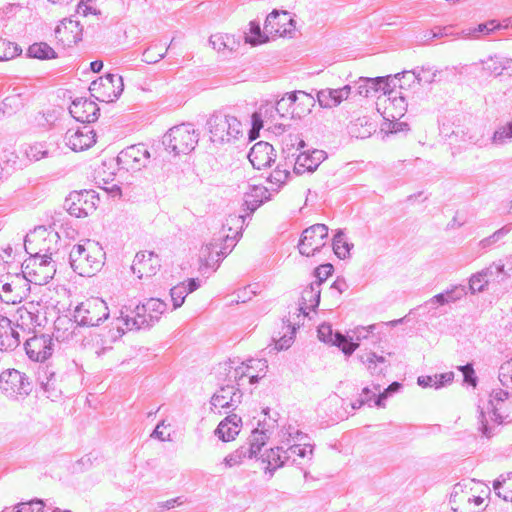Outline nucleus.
Instances as JSON below:
<instances>
[{"label": "nucleus", "mask_w": 512, "mask_h": 512, "mask_svg": "<svg viewBox=\"0 0 512 512\" xmlns=\"http://www.w3.org/2000/svg\"><path fill=\"white\" fill-rule=\"evenodd\" d=\"M98 108L96 104L87 99L79 98L72 102L70 106V114L79 122L89 123L96 119Z\"/></svg>", "instance_id": "24"}, {"label": "nucleus", "mask_w": 512, "mask_h": 512, "mask_svg": "<svg viewBox=\"0 0 512 512\" xmlns=\"http://www.w3.org/2000/svg\"><path fill=\"white\" fill-rule=\"evenodd\" d=\"M242 430V420L236 414L228 415L222 420L216 430L218 437L224 442L235 440Z\"/></svg>", "instance_id": "28"}, {"label": "nucleus", "mask_w": 512, "mask_h": 512, "mask_svg": "<svg viewBox=\"0 0 512 512\" xmlns=\"http://www.w3.org/2000/svg\"><path fill=\"white\" fill-rule=\"evenodd\" d=\"M49 153L50 151L46 145L37 143L29 148L27 156L33 163H43L48 160Z\"/></svg>", "instance_id": "50"}, {"label": "nucleus", "mask_w": 512, "mask_h": 512, "mask_svg": "<svg viewBox=\"0 0 512 512\" xmlns=\"http://www.w3.org/2000/svg\"><path fill=\"white\" fill-rule=\"evenodd\" d=\"M400 87H389L379 95H376L377 111L383 116V119H400L406 112L405 99L401 93Z\"/></svg>", "instance_id": "9"}, {"label": "nucleus", "mask_w": 512, "mask_h": 512, "mask_svg": "<svg viewBox=\"0 0 512 512\" xmlns=\"http://www.w3.org/2000/svg\"><path fill=\"white\" fill-rule=\"evenodd\" d=\"M494 490L497 495L502 497L505 501L512 502V474H508L502 481L494 484Z\"/></svg>", "instance_id": "53"}, {"label": "nucleus", "mask_w": 512, "mask_h": 512, "mask_svg": "<svg viewBox=\"0 0 512 512\" xmlns=\"http://www.w3.org/2000/svg\"><path fill=\"white\" fill-rule=\"evenodd\" d=\"M274 149L273 146L267 142H258L250 150L248 155L249 160L253 167L256 169H263L270 165L273 160Z\"/></svg>", "instance_id": "25"}, {"label": "nucleus", "mask_w": 512, "mask_h": 512, "mask_svg": "<svg viewBox=\"0 0 512 512\" xmlns=\"http://www.w3.org/2000/svg\"><path fill=\"white\" fill-rule=\"evenodd\" d=\"M89 90L100 102H113L123 91L122 77L117 74L108 73L105 76L94 80Z\"/></svg>", "instance_id": "11"}, {"label": "nucleus", "mask_w": 512, "mask_h": 512, "mask_svg": "<svg viewBox=\"0 0 512 512\" xmlns=\"http://www.w3.org/2000/svg\"><path fill=\"white\" fill-rule=\"evenodd\" d=\"M24 103L20 97H8L0 103V119L15 121L22 117Z\"/></svg>", "instance_id": "32"}, {"label": "nucleus", "mask_w": 512, "mask_h": 512, "mask_svg": "<svg viewBox=\"0 0 512 512\" xmlns=\"http://www.w3.org/2000/svg\"><path fill=\"white\" fill-rule=\"evenodd\" d=\"M76 12L84 18H96L101 15L97 0H79Z\"/></svg>", "instance_id": "44"}, {"label": "nucleus", "mask_w": 512, "mask_h": 512, "mask_svg": "<svg viewBox=\"0 0 512 512\" xmlns=\"http://www.w3.org/2000/svg\"><path fill=\"white\" fill-rule=\"evenodd\" d=\"M198 288V283L195 279L178 283L171 288L170 294L173 301L174 308L180 307L187 295Z\"/></svg>", "instance_id": "37"}, {"label": "nucleus", "mask_w": 512, "mask_h": 512, "mask_svg": "<svg viewBox=\"0 0 512 512\" xmlns=\"http://www.w3.org/2000/svg\"><path fill=\"white\" fill-rule=\"evenodd\" d=\"M319 301V284H309L302 289L298 297L299 311L307 316L310 311L314 310L318 306Z\"/></svg>", "instance_id": "29"}, {"label": "nucleus", "mask_w": 512, "mask_h": 512, "mask_svg": "<svg viewBox=\"0 0 512 512\" xmlns=\"http://www.w3.org/2000/svg\"><path fill=\"white\" fill-rule=\"evenodd\" d=\"M160 259L152 251H140L136 253L132 261V271L138 278H149L160 270Z\"/></svg>", "instance_id": "17"}, {"label": "nucleus", "mask_w": 512, "mask_h": 512, "mask_svg": "<svg viewBox=\"0 0 512 512\" xmlns=\"http://www.w3.org/2000/svg\"><path fill=\"white\" fill-rule=\"evenodd\" d=\"M241 395L233 386L222 387L212 397L215 408H228L240 403Z\"/></svg>", "instance_id": "35"}, {"label": "nucleus", "mask_w": 512, "mask_h": 512, "mask_svg": "<svg viewBox=\"0 0 512 512\" xmlns=\"http://www.w3.org/2000/svg\"><path fill=\"white\" fill-rule=\"evenodd\" d=\"M294 100L292 92L285 94L277 103L276 111L283 118H294Z\"/></svg>", "instance_id": "49"}, {"label": "nucleus", "mask_w": 512, "mask_h": 512, "mask_svg": "<svg viewBox=\"0 0 512 512\" xmlns=\"http://www.w3.org/2000/svg\"><path fill=\"white\" fill-rule=\"evenodd\" d=\"M399 387H400V384L398 382H393L383 392H380L378 395L376 393H372V396H369L370 391L368 389H364L363 392L366 395L365 400L366 401L375 400V404L377 406H381L382 401L386 397L387 393L397 391L399 389Z\"/></svg>", "instance_id": "56"}, {"label": "nucleus", "mask_w": 512, "mask_h": 512, "mask_svg": "<svg viewBox=\"0 0 512 512\" xmlns=\"http://www.w3.org/2000/svg\"><path fill=\"white\" fill-rule=\"evenodd\" d=\"M401 80L402 77L399 75L378 77L374 79L368 78L363 80L359 85V94L366 97L370 96L372 93L379 95L383 91H386L389 87H400Z\"/></svg>", "instance_id": "21"}, {"label": "nucleus", "mask_w": 512, "mask_h": 512, "mask_svg": "<svg viewBox=\"0 0 512 512\" xmlns=\"http://www.w3.org/2000/svg\"><path fill=\"white\" fill-rule=\"evenodd\" d=\"M0 386L5 391L21 392L25 389V376L16 369H6L0 374Z\"/></svg>", "instance_id": "33"}, {"label": "nucleus", "mask_w": 512, "mask_h": 512, "mask_svg": "<svg viewBox=\"0 0 512 512\" xmlns=\"http://www.w3.org/2000/svg\"><path fill=\"white\" fill-rule=\"evenodd\" d=\"M56 272L54 261L47 255H32L23 263V273L30 283L46 284Z\"/></svg>", "instance_id": "8"}, {"label": "nucleus", "mask_w": 512, "mask_h": 512, "mask_svg": "<svg viewBox=\"0 0 512 512\" xmlns=\"http://www.w3.org/2000/svg\"><path fill=\"white\" fill-rule=\"evenodd\" d=\"M267 199L268 190L264 186H252L244 194L243 205L247 211L253 212Z\"/></svg>", "instance_id": "36"}, {"label": "nucleus", "mask_w": 512, "mask_h": 512, "mask_svg": "<svg viewBox=\"0 0 512 512\" xmlns=\"http://www.w3.org/2000/svg\"><path fill=\"white\" fill-rule=\"evenodd\" d=\"M318 337L322 342L333 345L334 339H336V333L333 334L330 324L323 323L318 327Z\"/></svg>", "instance_id": "58"}, {"label": "nucleus", "mask_w": 512, "mask_h": 512, "mask_svg": "<svg viewBox=\"0 0 512 512\" xmlns=\"http://www.w3.org/2000/svg\"><path fill=\"white\" fill-rule=\"evenodd\" d=\"M509 138H512V123L497 130L494 134L493 140L494 142L502 143Z\"/></svg>", "instance_id": "64"}, {"label": "nucleus", "mask_w": 512, "mask_h": 512, "mask_svg": "<svg viewBox=\"0 0 512 512\" xmlns=\"http://www.w3.org/2000/svg\"><path fill=\"white\" fill-rule=\"evenodd\" d=\"M28 358L34 362H45L54 353L55 342L52 335L35 333L24 344Z\"/></svg>", "instance_id": "13"}, {"label": "nucleus", "mask_w": 512, "mask_h": 512, "mask_svg": "<svg viewBox=\"0 0 512 512\" xmlns=\"http://www.w3.org/2000/svg\"><path fill=\"white\" fill-rule=\"evenodd\" d=\"M198 143V133L190 124L174 126L165 134L164 144L176 155L188 154Z\"/></svg>", "instance_id": "6"}, {"label": "nucleus", "mask_w": 512, "mask_h": 512, "mask_svg": "<svg viewBox=\"0 0 512 512\" xmlns=\"http://www.w3.org/2000/svg\"><path fill=\"white\" fill-rule=\"evenodd\" d=\"M333 345L339 347L341 351L347 355L352 354L359 346L358 343L349 341L340 333H336V339H334Z\"/></svg>", "instance_id": "57"}, {"label": "nucleus", "mask_w": 512, "mask_h": 512, "mask_svg": "<svg viewBox=\"0 0 512 512\" xmlns=\"http://www.w3.org/2000/svg\"><path fill=\"white\" fill-rule=\"evenodd\" d=\"M149 157L148 150L142 144L129 146L120 153V159L132 168L144 165Z\"/></svg>", "instance_id": "30"}, {"label": "nucleus", "mask_w": 512, "mask_h": 512, "mask_svg": "<svg viewBox=\"0 0 512 512\" xmlns=\"http://www.w3.org/2000/svg\"><path fill=\"white\" fill-rule=\"evenodd\" d=\"M508 25L502 26L497 20H490L486 23L479 24L477 27L469 30V35L474 37H484L489 36L496 30H499L501 28H507Z\"/></svg>", "instance_id": "46"}, {"label": "nucleus", "mask_w": 512, "mask_h": 512, "mask_svg": "<svg viewBox=\"0 0 512 512\" xmlns=\"http://www.w3.org/2000/svg\"><path fill=\"white\" fill-rule=\"evenodd\" d=\"M27 54L38 60H52L57 57L56 51L46 42H36L29 46Z\"/></svg>", "instance_id": "39"}, {"label": "nucleus", "mask_w": 512, "mask_h": 512, "mask_svg": "<svg viewBox=\"0 0 512 512\" xmlns=\"http://www.w3.org/2000/svg\"><path fill=\"white\" fill-rule=\"evenodd\" d=\"M292 98L294 100L293 109L295 117H301L309 113L314 105L313 96L304 91L292 92Z\"/></svg>", "instance_id": "38"}, {"label": "nucleus", "mask_w": 512, "mask_h": 512, "mask_svg": "<svg viewBox=\"0 0 512 512\" xmlns=\"http://www.w3.org/2000/svg\"><path fill=\"white\" fill-rule=\"evenodd\" d=\"M239 234V227L222 228L210 240L203 243L196 252L200 268H215L231 252Z\"/></svg>", "instance_id": "1"}, {"label": "nucleus", "mask_w": 512, "mask_h": 512, "mask_svg": "<svg viewBox=\"0 0 512 512\" xmlns=\"http://www.w3.org/2000/svg\"><path fill=\"white\" fill-rule=\"evenodd\" d=\"M328 236V228L324 224H315L303 232L299 243V251L302 255L315 256L325 246Z\"/></svg>", "instance_id": "14"}, {"label": "nucleus", "mask_w": 512, "mask_h": 512, "mask_svg": "<svg viewBox=\"0 0 512 512\" xmlns=\"http://www.w3.org/2000/svg\"><path fill=\"white\" fill-rule=\"evenodd\" d=\"M70 257L75 272L81 276H93L103 266L105 252L97 241L86 239L73 248Z\"/></svg>", "instance_id": "3"}, {"label": "nucleus", "mask_w": 512, "mask_h": 512, "mask_svg": "<svg viewBox=\"0 0 512 512\" xmlns=\"http://www.w3.org/2000/svg\"><path fill=\"white\" fill-rule=\"evenodd\" d=\"M290 177V170L287 165H277L269 174L268 181L272 186L280 187Z\"/></svg>", "instance_id": "47"}, {"label": "nucleus", "mask_w": 512, "mask_h": 512, "mask_svg": "<svg viewBox=\"0 0 512 512\" xmlns=\"http://www.w3.org/2000/svg\"><path fill=\"white\" fill-rule=\"evenodd\" d=\"M270 40L265 28L261 30L259 24L250 22L247 31L245 32V43L251 46L261 45Z\"/></svg>", "instance_id": "41"}, {"label": "nucleus", "mask_w": 512, "mask_h": 512, "mask_svg": "<svg viewBox=\"0 0 512 512\" xmlns=\"http://www.w3.org/2000/svg\"><path fill=\"white\" fill-rule=\"evenodd\" d=\"M107 317L108 307L98 297H91L82 301L74 311L75 321L83 326H96Z\"/></svg>", "instance_id": "10"}, {"label": "nucleus", "mask_w": 512, "mask_h": 512, "mask_svg": "<svg viewBox=\"0 0 512 512\" xmlns=\"http://www.w3.org/2000/svg\"><path fill=\"white\" fill-rule=\"evenodd\" d=\"M290 456L279 447L266 449L258 458L259 466L265 473L273 474L282 468Z\"/></svg>", "instance_id": "22"}, {"label": "nucleus", "mask_w": 512, "mask_h": 512, "mask_svg": "<svg viewBox=\"0 0 512 512\" xmlns=\"http://www.w3.org/2000/svg\"><path fill=\"white\" fill-rule=\"evenodd\" d=\"M280 442L287 446V450L290 456L293 457V461L298 459L310 458L313 453V445L310 438L303 432L288 428L281 433Z\"/></svg>", "instance_id": "12"}, {"label": "nucleus", "mask_w": 512, "mask_h": 512, "mask_svg": "<svg viewBox=\"0 0 512 512\" xmlns=\"http://www.w3.org/2000/svg\"><path fill=\"white\" fill-rule=\"evenodd\" d=\"M325 159V153L322 150L304 151L297 156L294 169L297 173L312 172Z\"/></svg>", "instance_id": "26"}, {"label": "nucleus", "mask_w": 512, "mask_h": 512, "mask_svg": "<svg viewBox=\"0 0 512 512\" xmlns=\"http://www.w3.org/2000/svg\"><path fill=\"white\" fill-rule=\"evenodd\" d=\"M208 133L213 143L226 144L242 136V127L234 116H213L208 121Z\"/></svg>", "instance_id": "5"}, {"label": "nucleus", "mask_w": 512, "mask_h": 512, "mask_svg": "<svg viewBox=\"0 0 512 512\" xmlns=\"http://www.w3.org/2000/svg\"><path fill=\"white\" fill-rule=\"evenodd\" d=\"M136 313V307L135 309L126 308L125 310L121 311L120 316L116 318L114 323L116 330L120 334H125L126 332L144 327L143 324L139 323L141 319Z\"/></svg>", "instance_id": "34"}, {"label": "nucleus", "mask_w": 512, "mask_h": 512, "mask_svg": "<svg viewBox=\"0 0 512 512\" xmlns=\"http://www.w3.org/2000/svg\"><path fill=\"white\" fill-rule=\"evenodd\" d=\"M65 145L74 152H83L96 144V133L89 125L71 127L64 136Z\"/></svg>", "instance_id": "15"}, {"label": "nucleus", "mask_w": 512, "mask_h": 512, "mask_svg": "<svg viewBox=\"0 0 512 512\" xmlns=\"http://www.w3.org/2000/svg\"><path fill=\"white\" fill-rule=\"evenodd\" d=\"M244 453L242 450H234L225 457V464L228 467L238 466L242 463Z\"/></svg>", "instance_id": "63"}, {"label": "nucleus", "mask_w": 512, "mask_h": 512, "mask_svg": "<svg viewBox=\"0 0 512 512\" xmlns=\"http://www.w3.org/2000/svg\"><path fill=\"white\" fill-rule=\"evenodd\" d=\"M333 250L340 259H345L350 255L351 246L342 232L335 235L333 239Z\"/></svg>", "instance_id": "52"}, {"label": "nucleus", "mask_w": 512, "mask_h": 512, "mask_svg": "<svg viewBox=\"0 0 512 512\" xmlns=\"http://www.w3.org/2000/svg\"><path fill=\"white\" fill-rule=\"evenodd\" d=\"M169 46L165 43L149 46L142 54V61L147 64H155L165 57Z\"/></svg>", "instance_id": "42"}, {"label": "nucleus", "mask_w": 512, "mask_h": 512, "mask_svg": "<svg viewBox=\"0 0 512 512\" xmlns=\"http://www.w3.org/2000/svg\"><path fill=\"white\" fill-rule=\"evenodd\" d=\"M65 207L77 218L87 217L96 209V196L89 191H72L65 199Z\"/></svg>", "instance_id": "16"}, {"label": "nucleus", "mask_w": 512, "mask_h": 512, "mask_svg": "<svg viewBox=\"0 0 512 512\" xmlns=\"http://www.w3.org/2000/svg\"><path fill=\"white\" fill-rule=\"evenodd\" d=\"M465 294V289L463 287H455L451 291H447L446 293H441L434 296L433 300L438 305H444L450 301H456L460 299Z\"/></svg>", "instance_id": "55"}, {"label": "nucleus", "mask_w": 512, "mask_h": 512, "mask_svg": "<svg viewBox=\"0 0 512 512\" xmlns=\"http://www.w3.org/2000/svg\"><path fill=\"white\" fill-rule=\"evenodd\" d=\"M11 263L0 256L1 297L7 302L16 304L25 298L30 290V282L22 273H11Z\"/></svg>", "instance_id": "4"}, {"label": "nucleus", "mask_w": 512, "mask_h": 512, "mask_svg": "<svg viewBox=\"0 0 512 512\" xmlns=\"http://www.w3.org/2000/svg\"><path fill=\"white\" fill-rule=\"evenodd\" d=\"M83 28L79 21L63 19L55 29L56 40L64 47H71L82 40Z\"/></svg>", "instance_id": "18"}, {"label": "nucleus", "mask_w": 512, "mask_h": 512, "mask_svg": "<svg viewBox=\"0 0 512 512\" xmlns=\"http://www.w3.org/2000/svg\"><path fill=\"white\" fill-rule=\"evenodd\" d=\"M283 328L286 329V332L288 334H284V336L279 337V338H277L276 335H273V339L275 341L276 347L280 350L288 348L293 341L292 335H293L294 331L289 326H285Z\"/></svg>", "instance_id": "60"}, {"label": "nucleus", "mask_w": 512, "mask_h": 512, "mask_svg": "<svg viewBox=\"0 0 512 512\" xmlns=\"http://www.w3.org/2000/svg\"><path fill=\"white\" fill-rule=\"evenodd\" d=\"M136 308V314L141 319L139 323L143 324L144 327L159 321L167 309L166 304L158 298L148 299L142 305L136 306Z\"/></svg>", "instance_id": "20"}, {"label": "nucleus", "mask_w": 512, "mask_h": 512, "mask_svg": "<svg viewBox=\"0 0 512 512\" xmlns=\"http://www.w3.org/2000/svg\"><path fill=\"white\" fill-rule=\"evenodd\" d=\"M262 293V289L259 283L249 284L242 289H239L236 293L237 303H246L251 301Z\"/></svg>", "instance_id": "48"}, {"label": "nucleus", "mask_w": 512, "mask_h": 512, "mask_svg": "<svg viewBox=\"0 0 512 512\" xmlns=\"http://www.w3.org/2000/svg\"><path fill=\"white\" fill-rule=\"evenodd\" d=\"M309 189L300 188L289 196V205L295 210H301L308 201Z\"/></svg>", "instance_id": "54"}, {"label": "nucleus", "mask_w": 512, "mask_h": 512, "mask_svg": "<svg viewBox=\"0 0 512 512\" xmlns=\"http://www.w3.org/2000/svg\"><path fill=\"white\" fill-rule=\"evenodd\" d=\"M293 20L287 12L274 11L268 15L265 21V30L270 39L284 37L291 33Z\"/></svg>", "instance_id": "19"}, {"label": "nucleus", "mask_w": 512, "mask_h": 512, "mask_svg": "<svg viewBox=\"0 0 512 512\" xmlns=\"http://www.w3.org/2000/svg\"><path fill=\"white\" fill-rule=\"evenodd\" d=\"M482 71L486 76H511L512 59L494 56L482 61Z\"/></svg>", "instance_id": "23"}, {"label": "nucleus", "mask_w": 512, "mask_h": 512, "mask_svg": "<svg viewBox=\"0 0 512 512\" xmlns=\"http://www.w3.org/2000/svg\"><path fill=\"white\" fill-rule=\"evenodd\" d=\"M375 132V123L368 119L362 112H357L350 121V133L357 139L365 140Z\"/></svg>", "instance_id": "27"}, {"label": "nucleus", "mask_w": 512, "mask_h": 512, "mask_svg": "<svg viewBox=\"0 0 512 512\" xmlns=\"http://www.w3.org/2000/svg\"><path fill=\"white\" fill-rule=\"evenodd\" d=\"M20 343L18 333L11 327L10 322L7 321L6 326L0 329V349L12 350Z\"/></svg>", "instance_id": "40"}, {"label": "nucleus", "mask_w": 512, "mask_h": 512, "mask_svg": "<svg viewBox=\"0 0 512 512\" xmlns=\"http://www.w3.org/2000/svg\"><path fill=\"white\" fill-rule=\"evenodd\" d=\"M209 43L215 55L223 61L237 54L242 46L241 35L231 28L215 30L209 38Z\"/></svg>", "instance_id": "7"}, {"label": "nucleus", "mask_w": 512, "mask_h": 512, "mask_svg": "<svg viewBox=\"0 0 512 512\" xmlns=\"http://www.w3.org/2000/svg\"><path fill=\"white\" fill-rule=\"evenodd\" d=\"M398 119H383V123L381 125V132L385 134L396 133L398 131L403 130V123L397 122Z\"/></svg>", "instance_id": "62"}, {"label": "nucleus", "mask_w": 512, "mask_h": 512, "mask_svg": "<svg viewBox=\"0 0 512 512\" xmlns=\"http://www.w3.org/2000/svg\"><path fill=\"white\" fill-rule=\"evenodd\" d=\"M361 362L371 372L380 371L379 366L386 363L385 355H378L374 351H367L361 356Z\"/></svg>", "instance_id": "45"}, {"label": "nucleus", "mask_w": 512, "mask_h": 512, "mask_svg": "<svg viewBox=\"0 0 512 512\" xmlns=\"http://www.w3.org/2000/svg\"><path fill=\"white\" fill-rule=\"evenodd\" d=\"M21 49L16 43L6 39H0V61H8L17 57Z\"/></svg>", "instance_id": "51"}, {"label": "nucleus", "mask_w": 512, "mask_h": 512, "mask_svg": "<svg viewBox=\"0 0 512 512\" xmlns=\"http://www.w3.org/2000/svg\"><path fill=\"white\" fill-rule=\"evenodd\" d=\"M267 440L268 437L264 431L259 429L253 430L248 438L249 457L252 458L256 456L261 451V448L267 443Z\"/></svg>", "instance_id": "43"}, {"label": "nucleus", "mask_w": 512, "mask_h": 512, "mask_svg": "<svg viewBox=\"0 0 512 512\" xmlns=\"http://www.w3.org/2000/svg\"><path fill=\"white\" fill-rule=\"evenodd\" d=\"M44 503L40 500L20 503L16 512H43Z\"/></svg>", "instance_id": "61"}, {"label": "nucleus", "mask_w": 512, "mask_h": 512, "mask_svg": "<svg viewBox=\"0 0 512 512\" xmlns=\"http://www.w3.org/2000/svg\"><path fill=\"white\" fill-rule=\"evenodd\" d=\"M252 127L249 131V140L253 141L259 137V132L263 128V120L259 113L255 112L251 116Z\"/></svg>", "instance_id": "59"}, {"label": "nucleus", "mask_w": 512, "mask_h": 512, "mask_svg": "<svg viewBox=\"0 0 512 512\" xmlns=\"http://www.w3.org/2000/svg\"><path fill=\"white\" fill-rule=\"evenodd\" d=\"M351 94V87L346 85L337 89H324L319 91L318 100L324 107H333L347 100Z\"/></svg>", "instance_id": "31"}, {"label": "nucleus", "mask_w": 512, "mask_h": 512, "mask_svg": "<svg viewBox=\"0 0 512 512\" xmlns=\"http://www.w3.org/2000/svg\"><path fill=\"white\" fill-rule=\"evenodd\" d=\"M488 487L480 481L457 484L450 494V505L454 512H480L486 506Z\"/></svg>", "instance_id": "2"}]
</instances>
